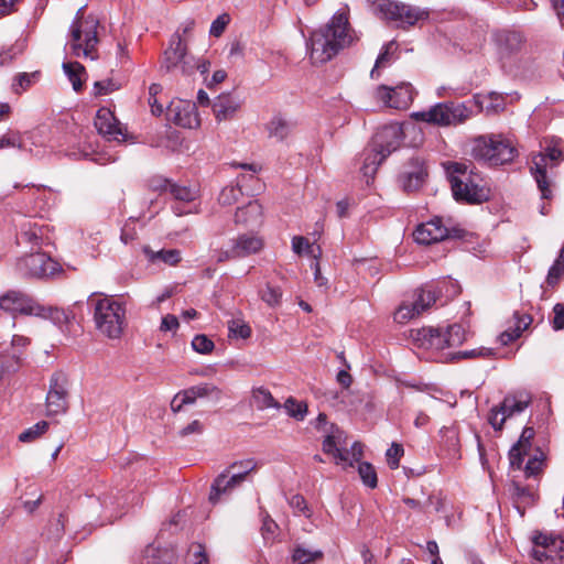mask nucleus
Segmentation results:
<instances>
[{"label":"nucleus","mask_w":564,"mask_h":564,"mask_svg":"<svg viewBox=\"0 0 564 564\" xmlns=\"http://www.w3.org/2000/svg\"><path fill=\"white\" fill-rule=\"evenodd\" d=\"M403 137L404 131L399 123L382 127L373 137L371 149L365 152L361 166L364 176L372 177L378 166L400 148Z\"/></svg>","instance_id":"7ed1b4c3"},{"label":"nucleus","mask_w":564,"mask_h":564,"mask_svg":"<svg viewBox=\"0 0 564 564\" xmlns=\"http://www.w3.org/2000/svg\"><path fill=\"white\" fill-rule=\"evenodd\" d=\"M531 403V397L527 393L509 394L501 402V411L506 419L522 413Z\"/></svg>","instance_id":"7c9ffc66"},{"label":"nucleus","mask_w":564,"mask_h":564,"mask_svg":"<svg viewBox=\"0 0 564 564\" xmlns=\"http://www.w3.org/2000/svg\"><path fill=\"white\" fill-rule=\"evenodd\" d=\"M509 491L516 508L521 514H523L524 509L528 506H531L534 502L533 491L528 487L521 486L519 482H512Z\"/></svg>","instance_id":"72a5a7b5"},{"label":"nucleus","mask_w":564,"mask_h":564,"mask_svg":"<svg viewBox=\"0 0 564 564\" xmlns=\"http://www.w3.org/2000/svg\"><path fill=\"white\" fill-rule=\"evenodd\" d=\"M544 462V454L538 451L532 457H530L524 466V474L527 477L538 476L542 471Z\"/></svg>","instance_id":"09e8293b"},{"label":"nucleus","mask_w":564,"mask_h":564,"mask_svg":"<svg viewBox=\"0 0 564 564\" xmlns=\"http://www.w3.org/2000/svg\"><path fill=\"white\" fill-rule=\"evenodd\" d=\"M161 70L171 74L189 76L195 70V57L187 53V47L180 34H174L170 46L161 59Z\"/></svg>","instance_id":"9d476101"},{"label":"nucleus","mask_w":564,"mask_h":564,"mask_svg":"<svg viewBox=\"0 0 564 564\" xmlns=\"http://www.w3.org/2000/svg\"><path fill=\"white\" fill-rule=\"evenodd\" d=\"M403 447L398 443H392L387 449L386 456L390 468L395 469L399 467L400 458L403 456Z\"/></svg>","instance_id":"4d7b16f0"},{"label":"nucleus","mask_w":564,"mask_h":564,"mask_svg":"<svg viewBox=\"0 0 564 564\" xmlns=\"http://www.w3.org/2000/svg\"><path fill=\"white\" fill-rule=\"evenodd\" d=\"M251 403L254 405L258 410H265V409H280V403L273 398L271 392L263 388H254L252 390L251 395Z\"/></svg>","instance_id":"c9c22d12"},{"label":"nucleus","mask_w":564,"mask_h":564,"mask_svg":"<svg viewBox=\"0 0 564 564\" xmlns=\"http://www.w3.org/2000/svg\"><path fill=\"white\" fill-rule=\"evenodd\" d=\"M0 308L9 313L36 314L31 299L17 291H10L0 297Z\"/></svg>","instance_id":"b1692460"},{"label":"nucleus","mask_w":564,"mask_h":564,"mask_svg":"<svg viewBox=\"0 0 564 564\" xmlns=\"http://www.w3.org/2000/svg\"><path fill=\"white\" fill-rule=\"evenodd\" d=\"M522 46V36L517 32H505L498 37L499 58L506 66Z\"/></svg>","instance_id":"bb28decb"},{"label":"nucleus","mask_w":564,"mask_h":564,"mask_svg":"<svg viewBox=\"0 0 564 564\" xmlns=\"http://www.w3.org/2000/svg\"><path fill=\"white\" fill-rule=\"evenodd\" d=\"M262 206L258 200H250L247 205L237 208L235 214L236 224L256 227L262 224Z\"/></svg>","instance_id":"c756f323"},{"label":"nucleus","mask_w":564,"mask_h":564,"mask_svg":"<svg viewBox=\"0 0 564 564\" xmlns=\"http://www.w3.org/2000/svg\"><path fill=\"white\" fill-rule=\"evenodd\" d=\"M470 154L475 160L490 165H502L514 160L518 152L512 141L502 134H486L475 138Z\"/></svg>","instance_id":"423d86ee"},{"label":"nucleus","mask_w":564,"mask_h":564,"mask_svg":"<svg viewBox=\"0 0 564 564\" xmlns=\"http://www.w3.org/2000/svg\"><path fill=\"white\" fill-rule=\"evenodd\" d=\"M262 525L261 534L265 542L272 543L275 540L279 527L268 512H261Z\"/></svg>","instance_id":"79ce46f5"},{"label":"nucleus","mask_w":564,"mask_h":564,"mask_svg":"<svg viewBox=\"0 0 564 564\" xmlns=\"http://www.w3.org/2000/svg\"><path fill=\"white\" fill-rule=\"evenodd\" d=\"M491 355V350L487 348H479V349H470V350H464L459 351L456 357L458 358H476V357H487Z\"/></svg>","instance_id":"774afa93"},{"label":"nucleus","mask_w":564,"mask_h":564,"mask_svg":"<svg viewBox=\"0 0 564 564\" xmlns=\"http://www.w3.org/2000/svg\"><path fill=\"white\" fill-rule=\"evenodd\" d=\"M448 236V229L441 218L423 223L413 232L414 240L421 245H431L444 240Z\"/></svg>","instance_id":"412c9836"},{"label":"nucleus","mask_w":564,"mask_h":564,"mask_svg":"<svg viewBox=\"0 0 564 564\" xmlns=\"http://www.w3.org/2000/svg\"><path fill=\"white\" fill-rule=\"evenodd\" d=\"M48 429L46 421H40L33 426L26 429L19 435V441L22 443H30L42 436Z\"/></svg>","instance_id":"a19ab883"},{"label":"nucleus","mask_w":564,"mask_h":564,"mask_svg":"<svg viewBox=\"0 0 564 564\" xmlns=\"http://www.w3.org/2000/svg\"><path fill=\"white\" fill-rule=\"evenodd\" d=\"M564 273V264L560 263L557 260L553 263V265L550 268L546 282L550 285H555L562 274Z\"/></svg>","instance_id":"e2e57ef3"},{"label":"nucleus","mask_w":564,"mask_h":564,"mask_svg":"<svg viewBox=\"0 0 564 564\" xmlns=\"http://www.w3.org/2000/svg\"><path fill=\"white\" fill-rule=\"evenodd\" d=\"M167 192L175 199L172 209L176 216L197 214L199 212V191L195 186L167 183Z\"/></svg>","instance_id":"f3484780"},{"label":"nucleus","mask_w":564,"mask_h":564,"mask_svg":"<svg viewBox=\"0 0 564 564\" xmlns=\"http://www.w3.org/2000/svg\"><path fill=\"white\" fill-rule=\"evenodd\" d=\"M68 387L67 376L62 371H56L50 379V387L46 394V414H64L68 409Z\"/></svg>","instance_id":"dca6fc26"},{"label":"nucleus","mask_w":564,"mask_h":564,"mask_svg":"<svg viewBox=\"0 0 564 564\" xmlns=\"http://www.w3.org/2000/svg\"><path fill=\"white\" fill-rule=\"evenodd\" d=\"M229 336L247 339L251 336L250 326L241 319H231L228 322Z\"/></svg>","instance_id":"8fccbe9b"},{"label":"nucleus","mask_w":564,"mask_h":564,"mask_svg":"<svg viewBox=\"0 0 564 564\" xmlns=\"http://www.w3.org/2000/svg\"><path fill=\"white\" fill-rule=\"evenodd\" d=\"M229 22H230L229 14H227V13L220 14L212 22V25L209 29V34L215 37L220 36L224 33L227 25L229 24Z\"/></svg>","instance_id":"13d9d810"},{"label":"nucleus","mask_w":564,"mask_h":564,"mask_svg":"<svg viewBox=\"0 0 564 564\" xmlns=\"http://www.w3.org/2000/svg\"><path fill=\"white\" fill-rule=\"evenodd\" d=\"M427 175L424 160L414 158L410 162V167L403 173L402 184L405 191H416L422 186Z\"/></svg>","instance_id":"a878e982"},{"label":"nucleus","mask_w":564,"mask_h":564,"mask_svg":"<svg viewBox=\"0 0 564 564\" xmlns=\"http://www.w3.org/2000/svg\"><path fill=\"white\" fill-rule=\"evenodd\" d=\"M191 345H192V348L196 352L202 354V355H208L215 348L214 341L209 337H207L206 335H203V334L194 336Z\"/></svg>","instance_id":"3c124183"},{"label":"nucleus","mask_w":564,"mask_h":564,"mask_svg":"<svg viewBox=\"0 0 564 564\" xmlns=\"http://www.w3.org/2000/svg\"><path fill=\"white\" fill-rule=\"evenodd\" d=\"M98 26L99 20L96 17H85L83 9L78 10L75 20L70 24L67 42L69 51L74 56L91 61L97 59Z\"/></svg>","instance_id":"20e7f679"},{"label":"nucleus","mask_w":564,"mask_h":564,"mask_svg":"<svg viewBox=\"0 0 564 564\" xmlns=\"http://www.w3.org/2000/svg\"><path fill=\"white\" fill-rule=\"evenodd\" d=\"M167 116L175 124L184 128L193 129L199 126V118L195 104L189 101H172L167 107Z\"/></svg>","instance_id":"aec40b11"},{"label":"nucleus","mask_w":564,"mask_h":564,"mask_svg":"<svg viewBox=\"0 0 564 564\" xmlns=\"http://www.w3.org/2000/svg\"><path fill=\"white\" fill-rule=\"evenodd\" d=\"M547 160L554 163H558L563 160V152L557 141L547 145L544 153L539 152L532 156L530 171L543 199H549L552 196L550 181L546 175Z\"/></svg>","instance_id":"f8f14e48"},{"label":"nucleus","mask_w":564,"mask_h":564,"mask_svg":"<svg viewBox=\"0 0 564 564\" xmlns=\"http://www.w3.org/2000/svg\"><path fill=\"white\" fill-rule=\"evenodd\" d=\"M448 173L453 196L456 200L480 204L490 198V188L478 174L468 172L465 164L452 163Z\"/></svg>","instance_id":"39448f33"},{"label":"nucleus","mask_w":564,"mask_h":564,"mask_svg":"<svg viewBox=\"0 0 564 564\" xmlns=\"http://www.w3.org/2000/svg\"><path fill=\"white\" fill-rule=\"evenodd\" d=\"M213 392H218V389L209 383L193 386L188 389L177 392L171 401V410L176 413L180 412L184 405L193 404L198 398H205Z\"/></svg>","instance_id":"4be33fe9"},{"label":"nucleus","mask_w":564,"mask_h":564,"mask_svg":"<svg viewBox=\"0 0 564 564\" xmlns=\"http://www.w3.org/2000/svg\"><path fill=\"white\" fill-rule=\"evenodd\" d=\"M261 300L269 306L274 307L280 305L282 299V291L279 286H273L270 283L260 291Z\"/></svg>","instance_id":"37998d69"},{"label":"nucleus","mask_w":564,"mask_h":564,"mask_svg":"<svg viewBox=\"0 0 564 564\" xmlns=\"http://www.w3.org/2000/svg\"><path fill=\"white\" fill-rule=\"evenodd\" d=\"M204 429H205V426L200 421L194 420L191 423H188L186 426L181 429L178 431V435L181 437H186L189 435H199L204 432Z\"/></svg>","instance_id":"680f3d73"},{"label":"nucleus","mask_w":564,"mask_h":564,"mask_svg":"<svg viewBox=\"0 0 564 564\" xmlns=\"http://www.w3.org/2000/svg\"><path fill=\"white\" fill-rule=\"evenodd\" d=\"M358 474L366 486L370 488L377 487V473L371 464L360 463L358 466Z\"/></svg>","instance_id":"de8ad7c7"},{"label":"nucleus","mask_w":564,"mask_h":564,"mask_svg":"<svg viewBox=\"0 0 564 564\" xmlns=\"http://www.w3.org/2000/svg\"><path fill=\"white\" fill-rule=\"evenodd\" d=\"M475 105L486 113H497L505 109L502 95L491 91L489 94H477L474 96Z\"/></svg>","instance_id":"2f4dec72"},{"label":"nucleus","mask_w":564,"mask_h":564,"mask_svg":"<svg viewBox=\"0 0 564 564\" xmlns=\"http://www.w3.org/2000/svg\"><path fill=\"white\" fill-rule=\"evenodd\" d=\"M63 69L72 83L73 89L79 91L86 78L85 67L78 62H68L63 64Z\"/></svg>","instance_id":"58836bf2"},{"label":"nucleus","mask_w":564,"mask_h":564,"mask_svg":"<svg viewBox=\"0 0 564 564\" xmlns=\"http://www.w3.org/2000/svg\"><path fill=\"white\" fill-rule=\"evenodd\" d=\"M94 307V322L97 330L109 339H119L127 326V307L118 299L94 293L89 297Z\"/></svg>","instance_id":"f03ea898"},{"label":"nucleus","mask_w":564,"mask_h":564,"mask_svg":"<svg viewBox=\"0 0 564 564\" xmlns=\"http://www.w3.org/2000/svg\"><path fill=\"white\" fill-rule=\"evenodd\" d=\"M551 324L554 330L564 329V305L562 303H556L553 306Z\"/></svg>","instance_id":"052dcab7"},{"label":"nucleus","mask_w":564,"mask_h":564,"mask_svg":"<svg viewBox=\"0 0 564 564\" xmlns=\"http://www.w3.org/2000/svg\"><path fill=\"white\" fill-rule=\"evenodd\" d=\"M241 102L230 94L219 95L213 102V112L217 121L230 120L240 109Z\"/></svg>","instance_id":"c85d7f7f"},{"label":"nucleus","mask_w":564,"mask_h":564,"mask_svg":"<svg viewBox=\"0 0 564 564\" xmlns=\"http://www.w3.org/2000/svg\"><path fill=\"white\" fill-rule=\"evenodd\" d=\"M95 127L99 134L108 141L122 142L126 133L112 111L108 108H100L95 118Z\"/></svg>","instance_id":"6ab92c4d"},{"label":"nucleus","mask_w":564,"mask_h":564,"mask_svg":"<svg viewBox=\"0 0 564 564\" xmlns=\"http://www.w3.org/2000/svg\"><path fill=\"white\" fill-rule=\"evenodd\" d=\"M411 337L419 348L443 350V329L438 327H422L411 332Z\"/></svg>","instance_id":"5701e85b"},{"label":"nucleus","mask_w":564,"mask_h":564,"mask_svg":"<svg viewBox=\"0 0 564 564\" xmlns=\"http://www.w3.org/2000/svg\"><path fill=\"white\" fill-rule=\"evenodd\" d=\"M324 556L322 550L297 544L292 551V564H315Z\"/></svg>","instance_id":"473e14b6"},{"label":"nucleus","mask_w":564,"mask_h":564,"mask_svg":"<svg viewBox=\"0 0 564 564\" xmlns=\"http://www.w3.org/2000/svg\"><path fill=\"white\" fill-rule=\"evenodd\" d=\"M443 349L460 346L467 338L466 329L460 324L449 325L443 330Z\"/></svg>","instance_id":"e433bc0d"},{"label":"nucleus","mask_w":564,"mask_h":564,"mask_svg":"<svg viewBox=\"0 0 564 564\" xmlns=\"http://www.w3.org/2000/svg\"><path fill=\"white\" fill-rule=\"evenodd\" d=\"M532 556L541 564H556L564 560V539L546 533L533 536Z\"/></svg>","instance_id":"2eb2a0df"},{"label":"nucleus","mask_w":564,"mask_h":564,"mask_svg":"<svg viewBox=\"0 0 564 564\" xmlns=\"http://www.w3.org/2000/svg\"><path fill=\"white\" fill-rule=\"evenodd\" d=\"M323 452L330 456L336 465L346 469L351 467L355 462H359L362 456V446L359 442H355L350 448H347L345 432L333 427L323 441Z\"/></svg>","instance_id":"1a4fd4ad"},{"label":"nucleus","mask_w":564,"mask_h":564,"mask_svg":"<svg viewBox=\"0 0 564 564\" xmlns=\"http://www.w3.org/2000/svg\"><path fill=\"white\" fill-rule=\"evenodd\" d=\"M18 271L25 276L48 278L61 271L58 262L44 252L30 253L17 262Z\"/></svg>","instance_id":"4468645a"},{"label":"nucleus","mask_w":564,"mask_h":564,"mask_svg":"<svg viewBox=\"0 0 564 564\" xmlns=\"http://www.w3.org/2000/svg\"><path fill=\"white\" fill-rule=\"evenodd\" d=\"M357 40L358 36L349 24L347 10H339L324 28L311 33L306 40V48L311 62L318 65L327 63Z\"/></svg>","instance_id":"f257e3e1"},{"label":"nucleus","mask_w":564,"mask_h":564,"mask_svg":"<svg viewBox=\"0 0 564 564\" xmlns=\"http://www.w3.org/2000/svg\"><path fill=\"white\" fill-rule=\"evenodd\" d=\"M411 117L416 121L449 127L464 123L471 117V110L463 102L445 101L435 104L427 110L413 112Z\"/></svg>","instance_id":"0eeeda50"},{"label":"nucleus","mask_w":564,"mask_h":564,"mask_svg":"<svg viewBox=\"0 0 564 564\" xmlns=\"http://www.w3.org/2000/svg\"><path fill=\"white\" fill-rule=\"evenodd\" d=\"M180 326L178 319L175 315L167 314L162 317L160 330L175 333Z\"/></svg>","instance_id":"69168bd1"},{"label":"nucleus","mask_w":564,"mask_h":564,"mask_svg":"<svg viewBox=\"0 0 564 564\" xmlns=\"http://www.w3.org/2000/svg\"><path fill=\"white\" fill-rule=\"evenodd\" d=\"M534 434L535 432L532 427L523 429L519 441L509 452V459L512 468L521 469L523 458L529 455L531 449V441L533 440Z\"/></svg>","instance_id":"cd10ccee"},{"label":"nucleus","mask_w":564,"mask_h":564,"mask_svg":"<svg viewBox=\"0 0 564 564\" xmlns=\"http://www.w3.org/2000/svg\"><path fill=\"white\" fill-rule=\"evenodd\" d=\"M162 87L159 84H152L149 87V106L151 108V112L154 116H161L163 113V106L158 102L156 96L161 93Z\"/></svg>","instance_id":"864d4df0"},{"label":"nucleus","mask_w":564,"mask_h":564,"mask_svg":"<svg viewBox=\"0 0 564 564\" xmlns=\"http://www.w3.org/2000/svg\"><path fill=\"white\" fill-rule=\"evenodd\" d=\"M242 195L238 186H226L219 194L218 202L220 205L230 206L236 203Z\"/></svg>","instance_id":"603ef678"},{"label":"nucleus","mask_w":564,"mask_h":564,"mask_svg":"<svg viewBox=\"0 0 564 564\" xmlns=\"http://www.w3.org/2000/svg\"><path fill=\"white\" fill-rule=\"evenodd\" d=\"M264 246L263 239L253 234L239 235L232 241L234 257L246 258L251 254L258 253Z\"/></svg>","instance_id":"393cba45"},{"label":"nucleus","mask_w":564,"mask_h":564,"mask_svg":"<svg viewBox=\"0 0 564 564\" xmlns=\"http://www.w3.org/2000/svg\"><path fill=\"white\" fill-rule=\"evenodd\" d=\"M506 420L507 419L502 414L501 406L491 409L489 414V423L495 430H501Z\"/></svg>","instance_id":"0e129e2a"},{"label":"nucleus","mask_w":564,"mask_h":564,"mask_svg":"<svg viewBox=\"0 0 564 564\" xmlns=\"http://www.w3.org/2000/svg\"><path fill=\"white\" fill-rule=\"evenodd\" d=\"M395 51L397 44L392 41L383 46L382 51L376 59L373 68L371 69V78H378L380 76V70L391 65L393 59L392 55Z\"/></svg>","instance_id":"ea45409f"},{"label":"nucleus","mask_w":564,"mask_h":564,"mask_svg":"<svg viewBox=\"0 0 564 564\" xmlns=\"http://www.w3.org/2000/svg\"><path fill=\"white\" fill-rule=\"evenodd\" d=\"M375 14L386 20L414 25L426 19L429 13L420 8L393 0H369Z\"/></svg>","instance_id":"9b49d317"},{"label":"nucleus","mask_w":564,"mask_h":564,"mask_svg":"<svg viewBox=\"0 0 564 564\" xmlns=\"http://www.w3.org/2000/svg\"><path fill=\"white\" fill-rule=\"evenodd\" d=\"M292 250L296 254H302L305 252L306 254H312L315 259L317 258V256L314 253L313 246L308 242V240L305 237L302 236L293 237Z\"/></svg>","instance_id":"5fc2aeb1"},{"label":"nucleus","mask_w":564,"mask_h":564,"mask_svg":"<svg viewBox=\"0 0 564 564\" xmlns=\"http://www.w3.org/2000/svg\"><path fill=\"white\" fill-rule=\"evenodd\" d=\"M119 85L112 79L96 82L94 91L96 96L107 95L119 89Z\"/></svg>","instance_id":"bf43d9fd"},{"label":"nucleus","mask_w":564,"mask_h":564,"mask_svg":"<svg viewBox=\"0 0 564 564\" xmlns=\"http://www.w3.org/2000/svg\"><path fill=\"white\" fill-rule=\"evenodd\" d=\"M25 48L24 40H18L7 50L0 52V66L10 63L18 55L22 54Z\"/></svg>","instance_id":"a18cd8bd"},{"label":"nucleus","mask_w":564,"mask_h":564,"mask_svg":"<svg viewBox=\"0 0 564 564\" xmlns=\"http://www.w3.org/2000/svg\"><path fill=\"white\" fill-rule=\"evenodd\" d=\"M270 138L283 141L292 131V124L281 116H274L267 124Z\"/></svg>","instance_id":"4c0bfd02"},{"label":"nucleus","mask_w":564,"mask_h":564,"mask_svg":"<svg viewBox=\"0 0 564 564\" xmlns=\"http://www.w3.org/2000/svg\"><path fill=\"white\" fill-rule=\"evenodd\" d=\"M289 503L295 513L302 514L305 518H311L312 511L302 495L292 496Z\"/></svg>","instance_id":"6e6d98bb"},{"label":"nucleus","mask_w":564,"mask_h":564,"mask_svg":"<svg viewBox=\"0 0 564 564\" xmlns=\"http://www.w3.org/2000/svg\"><path fill=\"white\" fill-rule=\"evenodd\" d=\"M284 409L288 414L299 421L304 420L307 414V405L303 402H297L293 398H289L284 403Z\"/></svg>","instance_id":"49530a36"},{"label":"nucleus","mask_w":564,"mask_h":564,"mask_svg":"<svg viewBox=\"0 0 564 564\" xmlns=\"http://www.w3.org/2000/svg\"><path fill=\"white\" fill-rule=\"evenodd\" d=\"M513 317L516 319L514 328L520 334H522L529 327V325L532 323V317L528 314H520V313L516 312Z\"/></svg>","instance_id":"338daca9"},{"label":"nucleus","mask_w":564,"mask_h":564,"mask_svg":"<svg viewBox=\"0 0 564 564\" xmlns=\"http://www.w3.org/2000/svg\"><path fill=\"white\" fill-rule=\"evenodd\" d=\"M39 72L19 74L13 83L14 91L19 94L21 91L26 90L29 87H31L39 80Z\"/></svg>","instance_id":"c03bdc74"},{"label":"nucleus","mask_w":564,"mask_h":564,"mask_svg":"<svg viewBox=\"0 0 564 564\" xmlns=\"http://www.w3.org/2000/svg\"><path fill=\"white\" fill-rule=\"evenodd\" d=\"M414 88L410 83H401L395 87L381 85L376 90V98L384 106L394 109H406L414 100Z\"/></svg>","instance_id":"a211bd4d"},{"label":"nucleus","mask_w":564,"mask_h":564,"mask_svg":"<svg viewBox=\"0 0 564 564\" xmlns=\"http://www.w3.org/2000/svg\"><path fill=\"white\" fill-rule=\"evenodd\" d=\"M437 292L432 286H425L414 292L411 301H404L394 313V321L404 324L421 315L436 303Z\"/></svg>","instance_id":"ddd939ff"},{"label":"nucleus","mask_w":564,"mask_h":564,"mask_svg":"<svg viewBox=\"0 0 564 564\" xmlns=\"http://www.w3.org/2000/svg\"><path fill=\"white\" fill-rule=\"evenodd\" d=\"M143 252L152 263L164 262L169 265H175L181 261V252L177 249L153 251L150 247H144Z\"/></svg>","instance_id":"f704fd0d"},{"label":"nucleus","mask_w":564,"mask_h":564,"mask_svg":"<svg viewBox=\"0 0 564 564\" xmlns=\"http://www.w3.org/2000/svg\"><path fill=\"white\" fill-rule=\"evenodd\" d=\"M256 467L257 464L252 459L235 462L229 465L213 481L209 501L215 505L221 500L223 496L230 495L246 480L247 475L254 470Z\"/></svg>","instance_id":"6e6552de"}]
</instances>
